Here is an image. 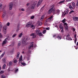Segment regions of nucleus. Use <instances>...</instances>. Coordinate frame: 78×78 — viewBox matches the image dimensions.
Instances as JSON below:
<instances>
[{"mask_svg":"<svg viewBox=\"0 0 78 78\" xmlns=\"http://www.w3.org/2000/svg\"><path fill=\"white\" fill-rule=\"evenodd\" d=\"M8 40V38H6L5 40L3 41V42L2 43V46H3L5 44H6L7 43V40Z\"/></svg>","mask_w":78,"mask_h":78,"instance_id":"1","label":"nucleus"},{"mask_svg":"<svg viewBox=\"0 0 78 78\" xmlns=\"http://www.w3.org/2000/svg\"><path fill=\"white\" fill-rule=\"evenodd\" d=\"M12 6H13V3H12V2H11L10 3L9 5V10H11V9H12Z\"/></svg>","mask_w":78,"mask_h":78,"instance_id":"2","label":"nucleus"},{"mask_svg":"<svg viewBox=\"0 0 78 78\" xmlns=\"http://www.w3.org/2000/svg\"><path fill=\"white\" fill-rule=\"evenodd\" d=\"M31 23H28L26 24V27L27 28H30V27H31Z\"/></svg>","mask_w":78,"mask_h":78,"instance_id":"3","label":"nucleus"},{"mask_svg":"<svg viewBox=\"0 0 78 78\" xmlns=\"http://www.w3.org/2000/svg\"><path fill=\"white\" fill-rule=\"evenodd\" d=\"M30 36H33L32 38L34 39V38H35L36 36L35 35V34L34 33H32L31 34H30Z\"/></svg>","mask_w":78,"mask_h":78,"instance_id":"4","label":"nucleus"},{"mask_svg":"<svg viewBox=\"0 0 78 78\" xmlns=\"http://www.w3.org/2000/svg\"><path fill=\"white\" fill-rule=\"evenodd\" d=\"M42 1L41 0H40L38 2L37 5V7H39V5H41V3H42Z\"/></svg>","mask_w":78,"mask_h":78,"instance_id":"5","label":"nucleus"},{"mask_svg":"<svg viewBox=\"0 0 78 78\" xmlns=\"http://www.w3.org/2000/svg\"><path fill=\"white\" fill-rule=\"evenodd\" d=\"M57 38L58 40H61V35L60 34L58 35L57 36Z\"/></svg>","mask_w":78,"mask_h":78,"instance_id":"6","label":"nucleus"},{"mask_svg":"<svg viewBox=\"0 0 78 78\" xmlns=\"http://www.w3.org/2000/svg\"><path fill=\"white\" fill-rule=\"evenodd\" d=\"M73 19L75 21H77L78 20V17H73Z\"/></svg>","mask_w":78,"mask_h":78,"instance_id":"7","label":"nucleus"},{"mask_svg":"<svg viewBox=\"0 0 78 78\" xmlns=\"http://www.w3.org/2000/svg\"><path fill=\"white\" fill-rule=\"evenodd\" d=\"M52 12L53 15H54V14H56L55 9H53L52 10Z\"/></svg>","mask_w":78,"mask_h":78,"instance_id":"8","label":"nucleus"},{"mask_svg":"<svg viewBox=\"0 0 78 78\" xmlns=\"http://www.w3.org/2000/svg\"><path fill=\"white\" fill-rule=\"evenodd\" d=\"M26 42L27 41L26 40V39H25V38L23 39L22 41V43L23 44H25Z\"/></svg>","mask_w":78,"mask_h":78,"instance_id":"9","label":"nucleus"},{"mask_svg":"<svg viewBox=\"0 0 78 78\" xmlns=\"http://www.w3.org/2000/svg\"><path fill=\"white\" fill-rule=\"evenodd\" d=\"M3 31L4 34H6V27H4Z\"/></svg>","mask_w":78,"mask_h":78,"instance_id":"10","label":"nucleus"},{"mask_svg":"<svg viewBox=\"0 0 78 78\" xmlns=\"http://www.w3.org/2000/svg\"><path fill=\"white\" fill-rule=\"evenodd\" d=\"M5 55V51L0 56L1 58H3L4 56V55Z\"/></svg>","mask_w":78,"mask_h":78,"instance_id":"11","label":"nucleus"},{"mask_svg":"<svg viewBox=\"0 0 78 78\" xmlns=\"http://www.w3.org/2000/svg\"><path fill=\"white\" fill-rule=\"evenodd\" d=\"M30 27L31 28H33L32 29H33V30H34V29H35V27H34V25H32V23H31V26Z\"/></svg>","mask_w":78,"mask_h":78,"instance_id":"12","label":"nucleus"},{"mask_svg":"<svg viewBox=\"0 0 78 78\" xmlns=\"http://www.w3.org/2000/svg\"><path fill=\"white\" fill-rule=\"evenodd\" d=\"M52 12V10H51V9H50L48 12V14H51V13Z\"/></svg>","mask_w":78,"mask_h":78,"instance_id":"13","label":"nucleus"},{"mask_svg":"<svg viewBox=\"0 0 78 78\" xmlns=\"http://www.w3.org/2000/svg\"><path fill=\"white\" fill-rule=\"evenodd\" d=\"M69 8L70 9H71V10H72L73 9V8L72 6V5H69Z\"/></svg>","mask_w":78,"mask_h":78,"instance_id":"14","label":"nucleus"},{"mask_svg":"<svg viewBox=\"0 0 78 78\" xmlns=\"http://www.w3.org/2000/svg\"><path fill=\"white\" fill-rule=\"evenodd\" d=\"M76 45L77 47H76V46H75L74 47H75V49H76V50H77V49H78V42H77Z\"/></svg>","mask_w":78,"mask_h":78,"instance_id":"15","label":"nucleus"},{"mask_svg":"<svg viewBox=\"0 0 78 78\" xmlns=\"http://www.w3.org/2000/svg\"><path fill=\"white\" fill-rule=\"evenodd\" d=\"M40 33V30H36V33L37 34H39Z\"/></svg>","mask_w":78,"mask_h":78,"instance_id":"16","label":"nucleus"},{"mask_svg":"<svg viewBox=\"0 0 78 78\" xmlns=\"http://www.w3.org/2000/svg\"><path fill=\"white\" fill-rule=\"evenodd\" d=\"M49 20H51L53 19V16L52 15L51 16L49 17L48 18Z\"/></svg>","mask_w":78,"mask_h":78,"instance_id":"17","label":"nucleus"},{"mask_svg":"<svg viewBox=\"0 0 78 78\" xmlns=\"http://www.w3.org/2000/svg\"><path fill=\"white\" fill-rule=\"evenodd\" d=\"M65 27V30H66V31H68L69 29L68 28H69V27H68V26H67Z\"/></svg>","mask_w":78,"mask_h":78,"instance_id":"18","label":"nucleus"},{"mask_svg":"<svg viewBox=\"0 0 78 78\" xmlns=\"http://www.w3.org/2000/svg\"><path fill=\"white\" fill-rule=\"evenodd\" d=\"M12 65V62H10L9 63V66H11Z\"/></svg>","mask_w":78,"mask_h":78,"instance_id":"19","label":"nucleus"},{"mask_svg":"<svg viewBox=\"0 0 78 78\" xmlns=\"http://www.w3.org/2000/svg\"><path fill=\"white\" fill-rule=\"evenodd\" d=\"M19 55H20V52H18L16 55V58H18L19 57Z\"/></svg>","mask_w":78,"mask_h":78,"instance_id":"20","label":"nucleus"},{"mask_svg":"<svg viewBox=\"0 0 78 78\" xmlns=\"http://www.w3.org/2000/svg\"><path fill=\"white\" fill-rule=\"evenodd\" d=\"M54 7H55V5H52L51 6V8L50 9H51V10H53V8H54Z\"/></svg>","mask_w":78,"mask_h":78,"instance_id":"21","label":"nucleus"},{"mask_svg":"<svg viewBox=\"0 0 78 78\" xmlns=\"http://www.w3.org/2000/svg\"><path fill=\"white\" fill-rule=\"evenodd\" d=\"M6 78V76H5V75L2 74L1 75V78Z\"/></svg>","mask_w":78,"mask_h":78,"instance_id":"22","label":"nucleus"},{"mask_svg":"<svg viewBox=\"0 0 78 78\" xmlns=\"http://www.w3.org/2000/svg\"><path fill=\"white\" fill-rule=\"evenodd\" d=\"M6 12H4L3 13V14H2V16L3 17H5V16H6Z\"/></svg>","mask_w":78,"mask_h":78,"instance_id":"23","label":"nucleus"},{"mask_svg":"<svg viewBox=\"0 0 78 78\" xmlns=\"http://www.w3.org/2000/svg\"><path fill=\"white\" fill-rule=\"evenodd\" d=\"M31 47H33V44H32V45H30L29 47V49H30Z\"/></svg>","mask_w":78,"mask_h":78,"instance_id":"24","label":"nucleus"},{"mask_svg":"<svg viewBox=\"0 0 78 78\" xmlns=\"http://www.w3.org/2000/svg\"><path fill=\"white\" fill-rule=\"evenodd\" d=\"M65 2V0H63V1H60V2L59 3V4H61V3H64V2Z\"/></svg>","mask_w":78,"mask_h":78,"instance_id":"25","label":"nucleus"},{"mask_svg":"<svg viewBox=\"0 0 78 78\" xmlns=\"http://www.w3.org/2000/svg\"><path fill=\"white\" fill-rule=\"evenodd\" d=\"M66 19H64L62 20V22L63 23H64L65 22H66Z\"/></svg>","mask_w":78,"mask_h":78,"instance_id":"26","label":"nucleus"},{"mask_svg":"<svg viewBox=\"0 0 78 78\" xmlns=\"http://www.w3.org/2000/svg\"><path fill=\"white\" fill-rule=\"evenodd\" d=\"M34 9V4H33L31 6V9Z\"/></svg>","mask_w":78,"mask_h":78,"instance_id":"27","label":"nucleus"},{"mask_svg":"<svg viewBox=\"0 0 78 78\" xmlns=\"http://www.w3.org/2000/svg\"><path fill=\"white\" fill-rule=\"evenodd\" d=\"M38 35L39 36H40L41 37V36H42L43 34H42V33L41 32Z\"/></svg>","mask_w":78,"mask_h":78,"instance_id":"28","label":"nucleus"},{"mask_svg":"<svg viewBox=\"0 0 78 78\" xmlns=\"http://www.w3.org/2000/svg\"><path fill=\"white\" fill-rule=\"evenodd\" d=\"M16 36H17V34H14L12 36V37H13V38L15 37H16Z\"/></svg>","mask_w":78,"mask_h":78,"instance_id":"29","label":"nucleus"},{"mask_svg":"<svg viewBox=\"0 0 78 78\" xmlns=\"http://www.w3.org/2000/svg\"><path fill=\"white\" fill-rule=\"evenodd\" d=\"M6 65L5 64H4L3 65V69H5V68L6 67Z\"/></svg>","mask_w":78,"mask_h":78,"instance_id":"30","label":"nucleus"},{"mask_svg":"<svg viewBox=\"0 0 78 78\" xmlns=\"http://www.w3.org/2000/svg\"><path fill=\"white\" fill-rule=\"evenodd\" d=\"M59 28L60 29H64V27H62V25L60 26L59 27Z\"/></svg>","mask_w":78,"mask_h":78,"instance_id":"31","label":"nucleus"},{"mask_svg":"<svg viewBox=\"0 0 78 78\" xmlns=\"http://www.w3.org/2000/svg\"><path fill=\"white\" fill-rule=\"evenodd\" d=\"M72 5L73 7H75V2H73L72 3Z\"/></svg>","mask_w":78,"mask_h":78,"instance_id":"32","label":"nucleus"},{"mask_svg":"<svg viewBox=\"0 0 78 78\" xmlns=\"http://www.w3.org/2000/svg\"><path fill=\"white\" fill-rule=\"evenodd\" d=\"M18 71H19V69H15V73H17V72Z\"/></svg>","mask_w":78,"mask_h":78,"instance_id":"33","label":"nucleus"},{"mask_svg":"<svg viewBox=\"0 0 78 78\" xmlns=\"http://www.w3.org/2000/svg\"><path fill=\"white\" fill-rule=\"evenodd\" d=\"M38 25H39V26H41V25H42V23L41 22H39V23Z\"/></svg>","mask_w":78,"mask_h":78,"instance_id":"34","label":"nucleus"},{"mask_svg":"<svg viewBox=\"0 0 78 78\" xmlns=\"http://www.w3.org/2000/svg\"><path fill=\"white\" fill-rule=\"evenodd\" d=\"M23 34L22 33H21L18 36V37H22V36L23 35Z\"/></svg>","mask_w":78,"mask_h":78,"instance_id":"35","label":"nucleus"},{"mask_svg":"<svg viewBox=\"0 0 78 78\" xmlns=\"http://www.w3.org/2000/svg\"><path fill=\"white\" fill-rule=\"evenodd\" d=\"M2 6H3V5H2V3H0V9H2Z\"/></svg>","mask_w":78,"mask_h":78,"instance_id":"36","label":"nucleus"},{"mask_svg":"<svg viewBox=\"0 0 78 78\" xmlns=\"http://www.w3.org/2000/svg\"><path fill=\"white\" fill-rule=\"evenodd\" d=\"M44 19V16H42L41 17V20H43Z\"/></svg>","mask_w":78,"mask_h":78,"instance_id":"37","label":"nucleus"},{"mask_svg":"<svg viewBox=\"0 0 78 78\" xmlns=\"http://www.w3.org/2000/svg\"><path fill=\"white\" fill-rule=\"evenodd\" d=\"M46 30H44V31L43 32V34H45V33H46Z\"/></svg>","mask_w":78,"mask_h":78,"instance_id":"38","label":"nucleus"},{"mask_svg":"<svg viewBox=\"0 0 78 78\" xmlns=\"http://www.w3.org/2000/svg\"><path fill=\"white\" fill-rule=\"evenodd\" d=\"M72 12H74V11L73 10H72L69 12V14H71Z\"/></svg>","mask_w":78,"mask_h":78,"instance_id":"39","label":"nucleus"},{"mask_svg":"<svg viewBox=\"0 0 78 78\" xmlns=\"http://www.w3.org/2000/svg\"><path fill=\"white\" fill-rule=\"evenodd\" d=\"M4 73V71L3 70H2L0 72V74H2V73Z\"/></svg>","mask_w":78,"mask_h":78,"instance_id":"40","label":"nucleus"},{"mask_svg":"<svg viewBox=\"0 0 78 78\" xmlns=\"http://www.w3.org/2000/svg\"><path fill=\"white\" fill-rule=\"evenodd\" d=\"M59 12H60V11L58 9H57L56 10V12L57 13H59Z\"/></svg>","mask_w":78,"mask_h":78,"instance_id":"41","label":"nucleus"},{"mask_svg":"<svg viewBox=\"0 0 78 78\" xmlns=\"http://www.w3.org/2000/svg\"><path fill=\"white\" fill-rule=\"evenodd\" d=\"M21 64H22L23 66H26V63H21Z\"/></svg>","mask_w":78,"mask_h":78,"instance_id":"42","label":"nucleus"},{"mask_svg":"<svg viewBox=\"0 0 78 78\" xmlns=\"http://www.w3.org/2000/svg\"><path fill=\"white\" fill-rule=\"evenodd\" d=\"M64 27H66V26H67V24L66 23H65L64 24Z\"/></svg>","mask_w":78,"mask_h":78,"instance_id":"43","label":"nucleus"},{"mask_svg":"<svg viewBox=\"0 0 78 78\" xmlns=\"http://www.w3.org/2000/svg\"><path fill=\"white\" fill-rule=\"evenodd\" d=\"M25 39H26V41H28V40H29L30 39V37H28L27 38H25Z\"/></svg>","mask_w":78,"mask_h":78,"instance_id":"44","label":"nucleus"},{"mask_svg":"<svg viewBox=\"0 0 78 78\" xmlns=\"http://www.w3.org/2000/svg\"><path fill=\"white\" fill-rule=\"evenodd\" d=\"M17 62V60L16 59L15 60H14L13 62L14 63H16V62Z\"/></svg>","mask_w":78,"mask_h":78,"instance_id":"45","label":"nucleus"},{"mask_svg":"<svg viewBox=\"0 0 78 78\" xmlns=\"http://www.w3.org/2000/svg\"><path fill=\"white\" fill-rule=\"evenodd\" d=\"M2 34L1 33H0V38H2Z\"/></svg>","mask_w":78,"mask_h":78,"instance_id":"46","label":"nucleus"},{"mask_svg":"<svg viewBox=\"0 0 78 78\" xmlns=\"http://www.w3.org/2000/svg\"><path fill=\"white\" fill-rule=\"evenodd\" d=\"M22 58H20L19 62H20V61H21V62H22Z\"/></svg>","mask_w":78,"mask_h":78,"instance_id":"47","label":"nucleus"},{"mask_svg":"<svg viewBox=\"0 0 78 78\" xmlns=\"http://www.w3.org/2000/svg\"><path fill=\"white\" fill-rule=\"evenodd\" d=\"M34 16H32L30 18L31 19H34Z\"/></svg>","mask_w":78,"mask_h":78,"instance_id":"48","label":"nucleus"},{"mask_svg":"<svg viewBox=\"0 0 78 78\" xmlns=\"http://www.w3.org/2000/svg\"><path fill=\"white\" fill-rule=\"evenodd\" d=\"M2 61L4 62H5L6 61V60H5V59L4 58L2 59Z\"/></svg>","mask_w":78,"mask_h":78,"instance_id":"49","label":"nucleus"},{"mask_svg":"<svg viewBox=\"0 0 78 78\" xmlns=\"http://www.w3.org/2000/svg\"><path fill=\"white\" fill-rule=\"evenodd\" d=\"M76 6L77 7H78V0L77 1V3L76 4Z\"/></svg>","mask_w":78,"mask_h":78,"instance_id":"50","label":"nucleus"},{"mask_svg":"<svg viewBox=\"0 0 78 78\" xmlns=\"http://www.w3.org/2000/svg\"><path fill=\"white\" fill-rule=\"evenodd\" d=\"M10 24V23H8L7 24V26H8V27L9 26Z\"/></svg>","mask_w":78,"mask_h":78,"instance_id":"51","label":"nucleus"},{"mask_svg":"<svg viewBox=\"0 0 78 78\" xmlns=\"http://www.w3.org/2000/svg\"><path fill=\"white\" fill-rule=\"evenodd\" d=\"M64 13H65L64 14V16H66V14H67V13L66 12H64Z\"/></svg>","mask_w":78,"mask_h":78,"instance_id":"52","label":"nucleus"},{"mask_svg":"<svg viewBox=\"0 0 78 78\" xmlns=\"http://www.w3.org/2000/svg\"><path fill=\"white\" fill-rule=\"evenodd\" d=\"M68 40H69V41H72V39L70 38H69L68 39Z\"/></svg>","mask_w":78,"mask_h":78,"instance_id":"53","label":"nucleus"},{"mask_svg":"<svg viewBox=\"0 0 78 78\" xmlns=\"http://www.w3.org/2000/svg\"><path fill=\"white\" fill-rule=\"evenodd\" d=\"M74 38H76V34L74 35Z\"/></svg>","mask_w":78,"mask_h":78,"instance_id":"54","label":"nucleus"},{"mask_svg":"<svg viewBox=\"0 0 78 78\" xmlns=\"http://www.w3.org/2000/svg\"><path fill=\"white\" fill-rule=\"evenodd\" d=\"M21 44V43L20 42H19L18 43V46H20V45Z\"/></svg>","mask_w":78,"mask_h":78,"instance_id":"55","label":"nucleus"},{"mask_svg":"<svg viewBox=\"0 0 78 78\" xmlns=\"http://www.w3.org/2000/svg\"><path fill=\"white\" fill-rule=\"evenodd\" d=\"M61 32H62V33H63V32H64V29H62Z\"/></svg>","mask_w":78,"mask_h":78,"instance_id":"56","label":"nucleus"},{"mask_svg":"<svg viewBox=\"0 0 78 78\" xmlns=\"http://www.w3.org/2000/svg\"><path fill=\"white\" fill-rule=\"evenodd\" d=\"M70 34H68L67 36V37H70Z\"/></svg>","mask_w":78,"mask_h":78,"instance_id":"57","label":"nucleus"},{"mask_svg":"<svg viewBox=\"0 0 78 78\" xmlns=\"http://www.w3.org/2000/svg\"><path fill=\"white\" fill-rule=\"evenodd\" d=\"M48 20H49V19L48 18V19H47V20H46V22H48Z\"/></svg>","mask_w":78,"mask_h":78,"instance_id":"58","label":"nucleus"},{"mask_svg":"<svg viewBox=\"0 0 78 78\" xmlns=\"http://www.w3.org/2000/svg\"><path fill=\"white\" fill-rule=\"evenodd\" d=\"M73 32H74L75 31V29L73 28Z\"/></svg>","mask_w":78,"mask_h":78,"instance_id":"59","label":"nucleus"},{"mask_svg":"<svg viewBox=\"0 0 78 78\" xmlns=\"http://www.w3.org/2000/svg\"><path fill=\"white\" fill-rule=\"evenodd\" d=\"M66 13L67 14L68 13V12H69V10H67L66 11Z\"/></svg>","mask_w":78,"mask_h":78,"instance_id":"60","label":"nucleus"},{"mask_svg":"<svg viewBox=\"0 0 78 78\" xmlns=\"http://www.w3.org/2000/svg\"><path fill=\"white\" fill-rule=\"evenodd\" d=\"M3 27V26L2 24H0V27L2 28Z\"/></svg>","mask_w":78,"mask_h":78,"instance_id":"61","label":"nucleus"},{"mask_svg":"<svg viewBox=\"0 0 78 78\" xmlns=\"http://www.w3.org/2000/svg\"><path fill=\"white\" fill-rule=\"evenodd\" d=\"M21 11H25V9H21Z\"/></svg>","mask_w":78,"mask_h":78,"instance_id":"62","label":"nucleus"},{"mask_svg":"<svg viewBox=\"0 0 78 78\" xmlns=\"http://www.w3.org/2000/svg\"><path fill=\"white\" fill-rule=\"evenodd\" d=\"M17 28H19L20 27V25H18L17 26Z\"/></svg>","mask_w":78,"mask_h":78,"instance_id":"63","label":"nucleus"},{"mask_svg":"<svg viewBox=\"0 0 78 78\" xmlns=\"http://www.w3.org/2000/svg\"><path fill=\"white\" fill-rule=\"evenodd\" d=\"M75 39V41H76V40H77V38H74Z\"/></svg>","mask_w":78,"mask_h":78,"instance_id":"64","label":"nucleus"}]
</instances>
